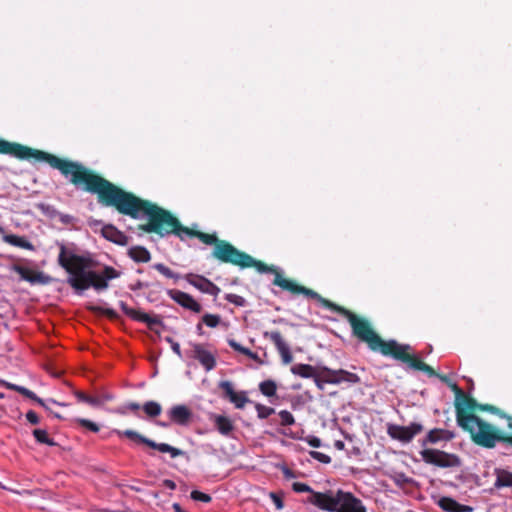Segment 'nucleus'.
I'll return each mask as SVG.
<instances>
[{
    "label": "nucleus",
    "instance_id": "obj_41",
    "mask_svg": "<svg viewBox=\"0 0 512 512\" xmlns=\"http://www.w3.org/2000/svg\"><path fill=\"white\" fill-rule=\"evenodd\" d=\"M225 299L229 303H232V304H234L235 306H238V307H243V306L246 305V300L242 296L237 295V294L228 293V294L225 295Z\"/></svg>",
    "mask_w": 512,
    "mask_h": 512
},
{
    "label": "nucleus",
    "instance_id": "obj_21",
    "mask_svg": "<svg viewBox=\"0 0 512 512\" xmlns=\"http://www.w3.org/2000/svg\"><path fill=\"white\" fill-rule=\"evenodd\" d=\"M438 506L445 512H472L471 506L461 504L451 497H442L438 501Z\"/></svg>",
    "mask_w": 512,
    "mask_h": 512
},
{
    "label": "nucleus",
    "instance_id": "obj_11",
    "mask_svg": "<svg viewBox=\"0 0 512 512\" xmlns=\"http://www.w3.org/2000/svg\"><path fill=\"white\" fill-rule=\"evenodd\" d=\"M263 336L265 339L270 340L275 345L278 353L281 356L283 364L288 365L293 361V356L290 351V347L286 343V341L284 340L283 336L279 331H265L263 333Z\"/></svg>",
    "mask_w": 512,
    "mask_h": 512
},
{
    "label": "nucleus",
    "instance_id": "obj_64",
    "mask_svg": "<svg viewBox=\"0 0 512 512\" xmlns=\"http://www.w3.org/2000/svg\"><path fill=\"white\" fill-rule=\"evenodd\" d=\"M47 411L51 412L50 408L46 405V407H44Z\"/></svg>",
    "mask_w": 512,
    "mask_h": 512
},
{
    "label": "nucleus",
    "instance_id": "obj_55",
    "mask_svg": "<svg viewBox=\"0 0 512 512\" xmlns=\"http://www.w3.org/2000/svg\"><path fill=\"white\" fill-rule=\"evenodd\" d=\"M148 287L147 284L142 283L141 281H138L133 287L132 290L142 289Z\"/></svg>",
    "mask_w": 512,
    "mask_h": 512
},
{
    "label": "nucleus",
    "instance_id": "obj_51",
    "mask_svg": "<svg viewBox=\"0 0 512 512\" xmlns=\"http://www.w3.org/2000/svg\"><path fill=\"white\" fill-rule=\"evenodd\" d=\"M74 395H75V397L77 398V400L79 402H85V403L87 402V399H88V396H89V395H87L84 392L79 391V390H76L74 392Z\"/></svg>",
    "mask_w": 512,
    "mask_h": 512
},
{
    "label": "nucleus",
    "instance_id": "obj_50",
    "mask_svg": "<svg viewBox=\"0 0 512 512\" xmlns=\"http://www.w3.org/2000/svg\"><path fill=\"white\" fill-rule=\"evenodd\" d=\"M86 403L91 406H94V407L103 405V401H101V399L99 397H92V396H88Z\"/></svg>",
    "mask_w": 512,
    "mask_h": 512
},
{
    "label": "nucleus",
    "instance_id": "obj_39",
    "mask_svg": "<svg viewBox=\"0 0 512 512\" xmlns=\"http://www.w3.org/2000/svg\"><path fill=\"white\" fill-rule=\"evenodd\" d=\"M478 411L490 412L501 418H504L506 416V413L504 411L500 410L498 407L491 404H479Z\"/></svg>",
    "mask_w": 512,
    "mask_h": 512
},
{
    "label": "nucleus",
    "instance_id": "obj_5",
    "mask_svg": "<svg viewBox=\"0 0 512 512\" xmlns=\"http://www.w3.org/2000/svg\"><path fill=\"white\" fill-rule=\"evenodd\" d=\"M307 501L317 508L328 512H366L362 501L351 492L338 489L316 492Z\"/></svg>",
    "mask_w": 512,
    "mask_h": 512
},
{
    "label": "nucleus",
    "instance_id": "obj_63",
    "mask_svg": "<svg viewBox=\"0 0 512 512\" xmlns=\"http://www.w3.org/2000/svg\"><path fill=\"white\" fill-rule=\"evenodd\" d=\"M54 416L57 417V418H61V416L59 414H57V413H55Z\"/></svg>",
    "mask_w": 512,
    "mask_h": 512
},
{
    "label": "nucleus",
    "instance_id": "obj_33",
    "mask_svg": "<svg viewBox=\"0 0 512 512\" xmlns=\"http://www.w3.org/2000/svg\"><path fill=\"white\" fill-rule=\"evenodd\" d=\"M152 268L157 270L160 274H162L166 278L174 279L175 281H177L180 278L179 274L172 271L169 267H167L163 263H156L152 266Z\"/></svg>",
    "mask_w": 512,
    "mask_h": 512
},
{
    "label": "nucleus",
    "instance_id": "obj_13",
    "mask_svg": "<svg viewBox=\"0 0 512 512\" xmlns=\"http://www.w3.org/2000/svg\"><path fill=\"white\" fill-rule=\"evenodd\" d=\"M167 294L171 299L185 309L191 310L194 313H200L202 310V306L186 292L171 289L168 290Z\"/></svg>",
    "mask_w": 512,
    "mask_h": 512
},
{
    "label": "nucleus",
    "instance_id": "obj_18",
    "mask_svg": "<svg viewBox=\"0 0 512 512\" xmlns=\"http://www.w3.org/2000/svg\"><path fill=\"white\" fill-rule=\"evenodd\" d=\"M13 270L18 273L23 280L31 284H46L48 282V277L45 276L43 272L34 271L21 265H14Z\"/></svg>",
    "mask_w": 512,
    "mask_h": 512
},
{
    "label": "nucleus",
    "instance_id": "obj_28",
    "mask_svg": "<svg viewBox=\"0 0 512 512\" xmlns=\"http://www.w3.org/2000/svg\"><path fill=\"white\" fill-rule=\"evenodd\" d=\"M142 408L145 414L150 418H155L162 412L161 405L156 401H147Z\"/></svg>",
    "mask_w": 512,
    "mask_h": 512
},
{
    "label": "nucleus",
    "instance_id": "obj_12",
    "mask_svg": "<svg viewBox=\"0 0 512 512\" xmlns=\"http://www.w3.org/2000/svg\"><path fill=\"white\" fill-rule=\"evenodd\" d=\"M119 305L122 311L125 313V315H127L128 317L135 321L146 323L150 329H152L154 326L162 324V321L159 316H150L145 312L130 308L123 301H120Z\"/></svg>",
    "mask_w": 512,
    "mask_h": 512
},
{
    "label": "nucleus",
    "instance_id": "obj_61",
    "mask_svg": "<svg viewBox=\"0 0 512 512\" xmlns=\"http://www.w3.org/2000/svg\"><path fill=\"white\" fill-rule=\"evenodd\" d=\"M159 425L162 426V427H167L168 426V424L165 423V422H160Z\"/></svg>",
    "mask_w": 512,
    "mask_h": 512
},
{
    "label": "nucleus",
    "instance_id": "obj_4",
    "mask_svg": "<svg viewBox=\"0 0 512 512\" xmlns=\"http://www.w3.org/2000/svg\"><path fill=\"white\" fill-rule=\"evenodd\" d=\"M454 405L457 424L469 433L471 440L476 445L479 442L490 443L493 437L488 433L490 423L474 414L479 408V403L473 397L464 393L460 400L455 401Z\"/></svg>",
    "mask_w": 512,
    "mask_h": 512
},
{
    "label": "nucleus",
    "instance_id": "obj_52",
    "mask_svg": "<svg viewBox=\"0 0 512 512\" xmlns=\"http://www.w3.org/2000/svg\"><path fill=\"white\" fill-rule=\"evenodd\" d=\"M163 485L165 487H167L168 489H170V490L176 489V483L173 480H170V479H165L163 481Z\"/></svg>",
    "mask_w": 512,
    "mask_h": 512
},
{
    "label": "nucleus",
    "instance_id": "obj_32",
    "mask_svg": "<svg viewBox=\"0 0 512 512\" xmlns=\"http://www.w3.org/2000/svg\"><path fill=\"white\" fill-rule=\"evenodd\" d=\"M88 310H90L91 312L97 313V314L104 315L111 320L118 319L117 312L111 308H104V307H100V306L90 305V306H88Z\"/></svg>",
    "mask_w": 512,
    "mask_h": 512
},
{
    "label": "nucleus",
    "instance_id": "obj_40",
    "mask_svg": "<svg viewBox=\"0 0 512 512\" xmlns=\"http://www.w3.org/2000/svg\"><path fill=\"white\" fill-rule=\"evenodd\" d=\"M190 497L194 501H200L204 503H210L212 501V497L209 494H206L198 490H193L190 493Z\"/></svg>",
    "mask_w": 512,
    "mask_h": 512
},
{
    "label": "nucleus",
    "instance_id": "obj_42",
    "mask_svg": "<svg viewBox=\"0 0 512 512\" xmlns=\"http://www.w3.org/2000/svg\"><path fill=\"white\" fill-rule=\"evenodd\" d=\"M292 489L293 491L297 492V493H303V492H308L310 493V495H312L313 493H316L317 491H314L309 485H307L306 483H301V482H294L292 484Z\"/></svg>",
    "mask_w": 512,
    "mask_h": 512
},
{
    "label": "nucleus",
    "instance_id": "obj_58",
    "mask_svg": "<svg viewBox=\"0 0 512 512\" xmlns=\"http://www.w3.org/2000/svg\"><path fill=\"white\" fill-rule=\"evenodd\" d=\"M33 401H35L36 403H38L42 407H46L45 401L43 399H41L40 397H38L37 395H36V398L33 399Z\"/></svg>",
    "mask_w": 512,
    "mask_h": 512
},
{
    "label": "nucleus",
    "instance_id": "obj_10",
    "mask_svg": "<svg viewBox=\"0 0 512 512\" xmlns=\"http://www.w3.org/2000/svg\"><path fill=\"white\" fill-rule=\"evenodd\" d=\"M423 426L419 423H411L408 426L390 425L388 427V434L393 439L401 442H410L417 434L421 433Z\"/></svg>",
    "mask_w": 512,
    "mask_h": 512
},
{
    "label": "nucleus",
    "instance_id": "obj_1",
    "mask_svg": "<svg viewBox=\"0 0 512 512\" xmlns=\"http://www.w3.org/2000/svg\"><path fill=\"white\" fill-rule=\"evenodd\" d=\"M0 154L11 155L20 160L35 159L46 162L57 169L76 189L96 195L100 205L114 208L119 214L132 219L146 218L147 221L138 225V229L162 238L161 206L126 191L84 164L4 139H0Z\"/></svg>",
    "mask_w": 512,
    "mask_h": 512
},
{
    "label": "nucleus",
    "instance_id": "obj_6",
    "mask_svg": "<svg viewBox=\"0 0 512 512\" xmlns=\"http://www.w3.org/2000/svg\"><path fill=\"white\" fill-rule=\"evenodd\" d=\"M420 455L425 463L440 468H457L462 465V460L458 455L439 449H423Z\"/></svg>",
    "mask_w": 512,
    "mask_h": 512
},
{
    "label": "nucleus",
    "instance_id": "obj_59",
    "mask_svg": "<svg viewBox=\"0 0 512 512\" xmlns=\"http://www.w3.org/2000/svg\"><path fill=\"white\" fill-rule=\"evenodd\" d=\"M202 322L198 323L197 326H196V329H197V332L199 335H202L203 334V328H202Z\"/></svg>",
    "mask_w": 512,
    "mask_h": 512
},
{
    "label": "nucleus",
    "instance_id": "obj_43",
    "mask_svg": "<svg viewBox=\"0 0 512 512\" xmlns=\"http://www.w3.org/2000/svg\"><path fill=\"white\" fill-rule=\"evenodd\" d=\"M139 409H140V404H138L136 402H130L123 407H119L117 409V413H119L121 415H125L127 410H130L132 412H137Z\"/></svg>",
    "mask_w": 512,
    "mask_h": 512
},
{
    "label": "nucleus",
    "instance_id": "obj_22",
    "mask_svg": "<svg viewBox=\"0 0 512 512\" xmlns=\"http://www.w3.org/2000/svg\"><path fill=\"white\" fill-rule=\"evenodd\" d=\"M129 257L138 263H147L151 260L150 252L143 246H133L128 250Z\"/></svg>",
    "mask_w": 512,
    "mask_h": 512
},
{
    "label": "nucleus",
    "instance_id": "obj_27",
    "mask_svg": "<svg viewBox=\"0 0 512 512\" xmlns=\"http://www.w3.org/2000/svg\"><path fill=\"white\" fill-rule=\"evenodd\" d=\"M228 345L235 351L249 357L250 359L254 360V361H257L259 363H261L260 361V358L259 356L252 352L250 349L242 346L240 343H238L236 340L234 339H228Z\"/></svg>",
    "mask_w": 512,
    "mask_h": 512
},
{
    "label": "nucleus",
    "instance_id": "obj_24",
    "mask_svg": "<svg viewBox=\"0 0 512 512\" xmlns=\"http://www.w3.org/2000/svg\"><path fill=\"white\" fill-rule=\"evenodd\" d=\"M496 480L495 488L512 487V472L505 469L495 470Z\"/></svg>",
    "mask_w": 512,
    "mask_h": 512
},
{
    "label": "nucleus",
    "instance_id": "obj_56",
    "mask_svg": "<svg viewBox=\"0 0 512 512\" xmlns=\"http://www.w3.org/2000/svg\"><path fill=\"white\" fill-rule=\"evenodd\" d=\"M101 401H103V404L105 402L111 401L113 399V396L111 394H104L102 397H99Z\"/></svg>",
    "mask_w": 512,
    "mask_h": 512
},
{
    "label": "nucleus",
    "instance_id": "obj_49",
    "mask_svg": "<svg viewBox=\"0 0 512 512\" xmlns=\"http://www.w3.org/2000/svg\"><path fill=\"white\" fill-rule=\"evenodd\" d=\"M166 340L171 343V348L175 354H177L179 357H182V352L180 348V344L178 342L173 341L172 338L167 337Z\"/></svg>",
    "mask_w": 512,
    "mask_h": 512
},
{
    "label": "nucleus",
    "instance_id": "obj_57",
    "mask_svg": "<svg viewBox=\"0 0 512 512\" xmlns=\"http://www.w3.org/2000/svg\"><path fill=\"white\" fill-rule=\"evenodd\" d=\"M172 508H173V510H174L175 512H186V511H184V510L182 509V507L180 506V504H179V503H174V504L172 505Z\"/></svg>",
    "mask_w": 512,
    "mask_h": 512
},
{
    "label": "nucleus",
    "instance_id": "obj_30",
    "mask_svg": "<svg viewBox=\"0 0 512 512\" xmlns=\"http://www.w3.org/2000/svg\"><path fill=\"white\" fill-rule=\"evenodd\" d=\"M327 371H329V368L328 367H319V371L316 373V375L312 378L317 386L318 389L320 390H323L324 389V384L328 383V381L326 380L327 378H330L328 376V373Z\"/></svg>",
    "mask_w": 512,
    "mask_h": 512
},
{
    "label": "nucleus",
    "instance_id": "obj_47",
    "mask_svg": "<svg viewBox=\"0 0 512 512\" xmlns=\"http://www.w3.org/2000/svg\"><path fill=\"white\" fill-rule=\"evenodd\" d=\"M26 419L29 423L33 424V425H37L40 421L38 415L36 412H34L33 410H29L27 413H26Z\"/></svg>",
    "mask_w": 512,
    "mask_h": 512
},
{
    "label": "nucleus",
    "instance_id": "obj_53",
    "mask_svg": "<svg viewBox=\"0 0 512 512\" xmlns=\"http://www.w3.org/2000/svg\"><path fill=\"white\" fill-rule=\"evenodd\" d=\"M437 378H439L443 383H445L447 386L449 385V383H451L452 381L450 380V378L447 376V375H444V374H438L437 375Z\"/></svg>",
    "mask_w": 512,
    "mask_h": 512
},
{
    "label": "nucleus",
    "instance_id": "obj_2",
    "mask_svg": "<svg viewBox=\"0 0 512 512\" xmlns=\"http://www.w3.org/2000/svg\"><path fill=\"white\" fill-rule=\"evenodd\" d=\"M229 264L238 266L241 269L255 268L259 273H272L274 275L273 285L288 291L293 295L302 294L308 298L318 301L324 308L338 313L350 324L352 334L361 342L367 344L373 352H379L383 356L392 357L406 363L410 368L423 371L430 377H437L434 368L424 363L420 358L411 354L412 347L408 344H400L396 340H384L372 327L370 321L360 317L349 309L340 306L324 297L316 291L298 284L292 279L285 278L283 273L274 265L254 259L251 255L237 249L229 242Z\"/></svg>",
    "mask_w": 512,
    "mask_h": 512
},
{
    "label": "nucleus",
    "instance_id": "obj_9",
    "mask_svg": "<svg viewBox=\"0 0 512 512\" xmlns=\"http://www.w3.org/2000/svg\"><path fill=\"white\" fill-rule=\"evenodd\" d=\"M192 349L188 352V356L197 360L200 365L208 372L216 367V356L211 351L207 350L205 345L194 343L191 345Z\"/></svg>",
    "mask_w": 512,
    "mask_h": 512
},
{
    "label": "nucleus",
    "instance_id": "obj_46",
    "mask_svg": "<svg viewBox=\"0 0 512 512\" xmlns=\"http://www.w3.org/2000/svg\"><path fill=\"white\" fill-rule=\"evenodd\" d=\"M448 387L454 392L455 401L460 400V398L465 393L455 382L449 383Z\"/></svg>",
    "mask_w": 512,
    "mask_h": 512
},
{
    "label": "nucleus",
    "instance_id": "obj_14",
    "mask_svg": "<svg viewBox=\"0 0 512 512\" xmlns=\"http://www.w3.org/2000/svg\"><path fill=\"white\" fill-rule=\"evenodd\" d=\"M186 280L189 284L193 285L195 288H197L203 293L212 296H217L220 293V288L204 276L196 274H187Z\"/></svg>",
    "mask_w": 512,
    "mask_h": 512
},
{
    "label": "nucleus",
    "instance_id": "obj_17",
    "mask_svg": "<svg viewBox=\"0 0 512 512\" xmlns=\"http://www.w3.org/2000/svg\"><path fill=\"white\" fill-rule=\"evenodd\" d=\"M170 420L180 426H187L192 419V411L185 405H175L168 411Z\"/></svg>",
    "mask_w": 512,
    "mask_h": 512
},
{
    "label": "nucleus",
    "instance_id": "obj_54",
    "mask_svg": "<svg viewBox=\"0 0 512 512\" xmlns=\"http://www.w3.org/2000/svg\"><path fill=\"white\" fill-rule=\"evenodd\" d=\"M334 446H335V448H336V449H338V450H344V448H345V444H344V442H343V441H341V440H337V441H335Z\"/></svg>",
    "mask_w": 512,
    "mask_h": 512
},
{
    "label": "nucleus",
    "instance_id": "obj_29",
    "mask_svg": "<svg viewBox=\"0 0 512 512\" xmlns=\"http://www.w3.org/2000/svg\"><path fill=\"white\" fill-rule=\"evenodd\" d=\"M33 436L36 441L41 444H46L48 446H56L57 443L48 436V433L44 429H35L33 430Z\"/></svg>",
    "mask_w": 512,
    "mask_h": 512
},
{
    "label": "nucleus",
    "instance_id": "obj_62",
    "mask_svg": "<svg viewBox=\"0 0 512 512\" xmlns=\"http://www.w3.org/2000/svg\"><path fill=\"white\" fill-rule=\"evenodd\" d=\"M49 401H50L51 403H53V404L62 405L61 403H59V402H57V401H55V400H52V399H51V400H49Z\"/></svg>",
    "mask_w": 512,
    "mask_h": 512
},
{
    "label": "nucleus",
    "instance_id": "obj_44",
    "mask_svg": "<svg viewBox=\"0 0 512 512\" xmlns=\"http://www.w3.org/2000/svg\"><path fill=\"white\" fill-rule=\"evenodd\" d=\"M310 455L312 458L318 460L321 463L328 464L331 462L330 456H328L327 454H324L322 452L311 451Z\"/></svg>",
    "mask_w": 512,
    "mask_h": 512
},
{
    "label": "nucleus",
    "instance_id": "obj_8",
    "mask_svg": "<svg viewBox=\"0 0 512 512\" xmlns=\"http://www.w3.org/2000/svg\"><path fill=\"white\" fill-rule=\"evenodd\" d=\"M504 419L507 420V428L509 430V433H505L501 429L490 424V429L488 430V433L493 436L492 441L490 440V443L479 442L478 446L491 449L494 448L497 443H503L505 446L512 448V416L506 414Z\"/></svg>",
    "mask_w": 512,
    "mask_h": 512
},
{
    "label": "nucleus",
    "instance_id": "obj_48",
    "mask_svg": "<svg viewBox=\"0 0 512 512\" xmlns=\"http://www.w3.org/2000/svg\"><path fill=\"white\" fill-rule=\"evenodd\" d=\"M305 441L309 444V446L318 448L321 446V440L320 438L316 436H308Z\"/></svg>",
    "mask_w": 512,
    "mask_h": 512
},
{
    "label": "nucleus",
    "instance_id": "obj_60",
    "mask_svg": "<svg viewBox=\"0 0 512 512\" xmlns=\"http://www.w3.org/2000/svg\"><path fill=\"white\" fill-rule=\"evenodd\" d=\"M285 475L288 476V477H292L293 476V474L289 470L285 471Z\"/></svg>",
    "mask_w": 512,
    "mask_h": 512
},
{
    "label": "nucleus",
    "instance_id": "obj_7",
    "mask_svg": "<svg viewBox=\"0 0 512 512\" xmlns=\"http://www.w3.org/2000/svg\"><path fill=\"white\" fill-rule=\"evenodd\" d=\"M113 432L120 437L124 436L132 441H135V442H138L141 444H145L148 447L158 450L162 453H169L172 458H176L178 456H183L186 454L185 451H183L179 448L173 447L167 443H156L155 441H153L149 438H146L145 436H143V435L139 434L138 432L131 430V429H127V430H123V431L115 429Z\"/></svg>",
    "mask_w": 512,
    "mask_h": 512
},
{
    "label": "nucleus",
    "instance_id": "obj_31",
    "mask_svg": "<svg viewBox=\"0 0 512 512\" xmlns=\"http://www.w3.org/2000/svg\"><path fill=\"white\" fill-rule=\"evenodd\" d=\"M259 389L263 395L272 397L276 394L277 385L273 380H265L260 383Z\"/></svg>",
    "mask_w": 512,
    "mask_h": 512
},
{
    "label": "nucleus",
    "instance_id": "obj_26",
    "mask_svg": "<svg viewBox=\"0 0 512 512\" xmlns=\"http://www.w3.org/2000/svg\"><path fill=\"white\" fill-rule=\"evenodd\" d=\"M215 425L222 435H229L234 428L232 421L228 417L222 415L216 417Z\"/></svg>",
    "mask_w": 512,
    "mask_h": 512
},
{
    "label": "nucleus",
    "instance_id": "obj_16",
    "mask_svg": "<svg viewBox=\"0 0 512 512\" xmlns=\"http://www.w3.org/2000/svg\"><path fill=\"white\" fill-rule=\"evenodd\" d=\"M328 376L330 378H327L329 384H340V383H349V384H358L361 382L360 377L352 372H349L344 369H338L333 370L329 368V371H327Z\"/></svg>",
    "mask_w": 512,
    "mask_h": 512
},
{
    "label": "nucleus",
    "instance_id": "obj_20",
    "mask_svg": "<svg viewBox=\"0 0 512 512\" xmlns=\"http://www.w3.org/2000/svg\"><path fill=\"white\" fill-rule=\"evenodd\" d=\"M454 437L455 434L452 431L435 428L428 432L425 439L422 441V446H426L428 443L435 444L439 441H450Z\"/></svg>",
    "mask_w": 512,
    "mask_h": 512
},
{
    "label": "nucleus",
    "instance_id": "obj_34",
    "mask_svg": "<svg viewBox=\"0 0 512 512\" xmlns=\"http://www.w3.org/2000/svg\"><path fill=\"white\" fill-rule=\"evenodd\" d=\"M5 386L8 389L16 391V392L20 393L21 395H23V396H25V397H27V398H29L31 400L36 398V394L33 391H31V390H29V389H27V388H25L23 386H19V385H16V384H11V383H6Z\"/></svg>",
    "mask_w": 512,
    "mask_h": 512
},
{
    "label": "nucleus",
    "instance_id": "obj_15",
    "mask_svg": "<svg viewBox=\"0 0 512 512\" xmlns=\"http://www.w3.org/2000/svg\"><path fill=\"white\" fill-rule=\"evenodd\" d=\"M220 389L224 392V396L232 402L237 409H242L247 402H249L246 393L236 392L230 381H221L219 383Z\"/></svg>",
    "mask_w": 512,
    "mask_h": 512
},
{
    "label": "nucleus",
    "instance_id": "obj_25",
    "mask_svg": "<svg viewBox=\"0 0 512 512\" xmlns=\"http://www.w3.org/2000/svg\"><path fill=\"white\" fill-rule=\"evenodd\" d=\"M3 240L6 243L16 246V247H19V248H23L26 250L34 249L33 244L31 242H29L25 237H22V236H18V235H14V234L4 235Z\"/></svg>",
    "mask_w": 512,
    "mask_h": 512
},
{
    "label": "nucleus",
    "instance_id": "obj_35",
    "mask_svg": "<svg viewBox=\"0 0 512 512\" xmlns=\"http://www.w3.org/2000/svg\"><path fill=\"white\" fill-rule=\"evenodd\" d=\"M75 422L79 426H81V427H83V428H85V429H87V430H89V431H91L93 433H97V432L100 431V426L97 423H95V422H93V421H91L89 419L76 418Z\"/></svg>",
    "mask_w": 512,
    "mask_h": 512
},
{
    "label": "nucleus",
    "instance_id": "obj_37",
    "mask_svg": "<svg viewBox=\"0 0 512 512\" xmlns=\"http://www.w3.org/2000/svg\"><path fill=\"white\" fill-rule=\"evenodd\" d=\"M255 409L257 411V416L260 419H266L272 414L275 413V409L269 406H265L263 404L257 403L255 405Z\"/></svg>",
    "mask_w": 512,
    "mask_h": 512
},
{
    "label": "nucleus",
    "instance_id": "obj_36",
    "mask_svg": "<svg viewBox=\"0 0 512 512\" xmlns=\"http://www.w3.org/2000/svg\"><path fill=\"white\" fill-rule=\"evenodd\" d=\"M201 322L210 328H215L220 324L221 317L216 314H205L202 316Z\"/></svg>",
    "mask_w": 512,
    "mask_h": 512
},
{
    "label": "nucleus",
    "instance_id": "obj_19",
    "mask_svg": "<svg viewBox=\"0 0 512 512\" xmlns=\"http://www.w3.org/2000/svg\"><path fill=\"white\" fill-rule=\"evenodd\" d=\"M101 234L106 240L117 245L124 246L128 243V237L112 224L105 225L101 230Z\"/></svg>",
    "mask_w": 512,
    "mask_h": 512
},
{
    "label": "nucleus",
    "instance_id": "obj_23",
    "mask_svg": "<svg viewBox=\"0 0 512 512\" xmlns=\"http://www.w3.org/2000/svg\"><path fill=\"white\" fill-rule=\"evenodd\" d=\"M318 371L319 367L310 364H295L291 367V372L302 378H313Z\"/></svg>",
    "mask_w": 512,
    "mask_h": 512
},
{
    "label": "nucleus",
    "instance_id": "obj_38",
    "mask_svg": "<svg viewBox=\"0 0 512 512\" xmlns=\"http://www.w3.org/2000/svg\"><path fill=\"white\" fill-rule=\"evenodd\" d=\"M278 415L280 417V425L281 426H291V425L295 424V418L291 412H289L287 410H281L278 413Z\"/></svg>",
    "mask_w": 512,
    "mask_h": 512
},
{
    "label": "nucleus",
    "instance_id": "obj_45",
    "mask_svg": "<svg viewBox=\"0 0 512 512\" xmlns=\"http://www.w3.org/2000/svg\"><path fill=\"white\" fill-rule=\"evenodd\" d=\"M270 498L275 504L277 510H281L284 507L283 497L281 494L272 492L270 493Z\"/></svg>",
    "mask_w": 512,
    "mask_h": 512
},
{
    "label": "nucleus",
    "instance_id": "obj_3",
    "mask_svg": "<svg viewBox=\"0 0 512 512\" xmlns=\"http://www.w3.org/2000/svg\"><path fill=\"white\" fill-rule=\"evenodd\" d=\"M58 263L69 274L67 283L77 293L90 287L97 291L105 290L110 280L120 276V272L112 266H105L101 273L93 271L94 261L90 257L69 252L64 245L60 247Z\"/></svg>",
    "mask_w": 512,
    "mask_h": 512
}]
</instances>
